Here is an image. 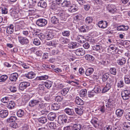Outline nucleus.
I'll use <instances>...</instances> for the list:
<instances>
[{"label":"nucleus","mask_w":130,"mask_h":130,"mask_svg":"<svg viewBox=\"0 0 130 130\" xmlns=\"http://www.w3.org/2000/svg\"><path fill=\"white\" fill-rule=\"evenodd\" d=\"M56 44V42L55 41H50L46 43V45L48 46H55Z\"/></svg>","instance_id":"5fc2aeb1"},{"label":"nucleus","mask_w":130,"mask_h":130,"mask_svg":"<svg viewBox=\"0 0 130 130\" xmlns=\"http://www.w3.org/2000/svg\"><path fill=\"white\" fill-rule=\"evenodd\" d=\"M124 83L122 80H119L117 83V86L118 88H121L124 86Z\"/></svg>","instance_id":"a19ab883"},{"label":"nucleus","mask_w":130,"mask_h":130,"mask_svg":"<svg viewBox=\"0 0 130 130\" xmlns=\"http://www.w3.org/2000/svg\"><path fill=\"white\" fill-rule=\"evenodd\" d=\"M15 106L14 102L12 101H11L7 104V107L9 109H12L14 108Z\"/></svg>","instance_id":"cd10ccee"},{"label":"nucleus","mask_w":130,"mask_h":130,"mask_svg":"<svg viewBox=\"0 0 130 130\" xmlns=\"http://www.w3.org/2000/svg\"><path fill=\"white\" fill-rule=\"evenodd\" d=\"M24 114V111L22 109H20L17 112V116L20 117H21L23 116Z\"/></svg>","instance_id":"3c124183"},{"label":"nucleus","mask_w":130,"mask_h":130,"mask_svg":"<svg viewBox=\"0 0 130 130\" xmlns=\"http://www.w3.org/2000/svg\"><path fill=\"white\" fill-rule=\"evenodd\" d=\"M17 117L14 116H11L7 120V121L8 122L11 123L15 122L17 120Z\"/></svg>","instance_id":"de8ad7c7"},{"label":"nucleus","mask_w":130,"mask_h":130,"mask_svg":"<svg viewBox=\"0 0 130 130\" xmlns=\"http://www.w3.org/2000/svg\"><path fill=\"white\" fill-rule=\"evenodd\" d=\"M53 84V82L50 81H47L44 82V85L47 89H49L51 88Z\"/></svg>","instance_id":"c9c22d12"},{"label":"nucleus","mask_w":130,"mask_h":130,"mask_svg":"<svg viewBox=\"0 0 130 130\" xmlns=\"http://www.w3.org/2000/svg\"><path fill=\"white\" fill-rule=\"evenodd\" d=\"M64 111L67 114L70 116H74L75 114L73 109L67 108L64 109Z\"/></svg>","instance_id":"f3484780"},{"label":"nucleus","mask_w":130,"mask_h":130,"mask_svg":"<svg viewBox=\"0 0 130 130\" xmlns=\"http://www.w3.org/2000/svg\"><path fill=\"white\" fill-rule=\"evenodd\" d=\"M74 38H73V40H76L81 43H85L86 41V39L84 36L82 35H78L74 37Z\"/></svg>","instance_id":"0eeeda50"},{"label":"nucleus","mask_w":130,"mask_h":130,"mask_svg":"<svg viewBox=\"0 0 130 130\" xmlns=\"http://www.w3.org/2000/svg\"><path fill=\"white\" fill-rule=\"evenodd\" d=\"M94 71V69L92 68H90L87 69L85 72V74L87 76H88L91 74Z\"/></svg>","instance_id":"f704fd0d"},{"label":"nucleus","mask_w":130,"mask_h":130,"mask_svg":"<svg viewBox=\"0 0 130 130\" xmlns=\"http://www.w3.org/2000/svg\"><path fill=\"white\" fill-rule=\"evenodd\" d=\"M124 79L126 84H129L130 83V75L126 74L124 76Z\"/></svg>","instance_id":"e433bc0d"},{"label":"nucleus","mask_w":130,"mask_h":130,"mask_svg":"<svg viewBox=\"0 0 130 130\" xmlns=\"http://www.w3.org/2000/svg\"><path fill=\"white\" fill-rule=\"evenodd\" d=\"M110 83L107 82L106 85L105 86V87L109 90L111 88L113 84V83L112 81L109 82Z\"/></svg>","instance_id":"052dcab7"},{"label":"nucleus","mask_w":130,"mask_h":130,"mask_svg":"<svg viewBox=\"0 0 130 130\" xmlns=\"http://www.w3.org/2000/svg\"><path fill=\"white\" fill-rule=\"evenodd\" d=\"M69 88L63 89L61 91V94L63 96H65L69 92Z\"/></svg>","instance_id":"09e8293b"},{"label":"nucleus","mask_w":130,"mask_h":130,"mask_svg":"<svg viewBox=\"0 0 130 130\" xmlns=\"http://www.w3.org/2000/svg\"><path fill=\"white\" fill-rule=\"evenodd\" d=\"M21 14V16L25 17L26 16V12L24 11H21L18 12L17 10L13 9H11L10 11V14L13 17L15 18H19V14Z\"/></svg>","instance_id":"f03ea898"},{"label":"nucleus","mask_w":130,"mask_h":130,"mask_svg":"<svg viewBox=\"0 0 130 130\" xmlns=\"http://www.w3.org/2000/svg\"><path fill=\"white\" fill-rule=\"evenodd\" d=\"M101 90L100 87L97 85L95 86L92 91H94L95 93H98L100 92Z\"/></svg>","instance_id":"864d4df0"},{"label":"nucleus","mask_w":130,"mask_h":130,"mask_svg":"<svg viewBox=\"0 0 130 130\" xmlns=\"http://www.w3.org/2000/svg\"><path fill=\"white\" fill-rule=\"evenodd\" d=\"M98 110L102 113L105 112V108L104 105L99 106L98 107Z\"/></svg>","instance_id":"bf43d9fd"},{"label":"nucleus","mask_w":130,"mask_h":130,"mask_svg":"<svg viewBox=\"0 0 130 130\" xmlns=\"http://www.w3.org/2000/svg\"><path fill=\"white\" fill-rule=\"evenodd\" d=\"M38 79L39 80H45L48 78V76L47 75H44L38 77Z\"/></svg>","instance_id":"680f3d73"},{"label":"nucleus","mask_w":130,"mask_h":130,"mask_svg":"<svg viewBox=\"0 0 130 130\" xmlns=\"http://www.w3.org/2000/svg\"><path fill=\"white\" fill-rule=\"evenodd\" d=\"M115 101L114 100L110 99L106 103V109L108 111H110L115 107Z\"/></svg>","instance_id":"20e7f679"},{"label":"nucleus","mask_w":130,"mask_h":130,"mask_svg":"<svg viewBox=\"0 0 130 130\" xmlns=\"http://www.w3.org/2000/svg\"><path fill=\"white\" fill-rule=\"evenodd\" d=\"M14 31V26L13 25L11 24L8 26L6 30V32L8 34H11L13 33Z\"/></svg>","instance_id":"5701e85b"},{"label":"nucleus","mask_w":130,"mask_h":130,"mask_svg":"<svg viewBox=\"0 0 130 130\" xmlns=\"http://www.w3.org/2000/svg\"><path fill=\"white\" fill-rule=\"evenodd\" d=\"M75 53L77 55L79 56H82L85 54V51L82 48H80L75 50Z\"/></svg>","instance_id":"4468645a"},{"label":"nucleus","mask_w":130,"mask_h":130,"mask_svg":"<svg viewBox=\"0 0 130 130\" xmlns=\"http://www.w3.org/2000/svg\"><path fill=\"white\" fill-rule=\"evenodd\" d=\"M22 34L25 36H27L29 34V29L27 28H23L21 27Z\"/></svg>","instance_id":"c756f323"},{"label":"nucleus","mask_w":130,"mask_h":130,"mask_svg":"<svg viewBox=\"0 0 130 130\" xmlns=\"http://www.w3.org/2000/svg\"><path fill=\"white\" fill-rule=\"evenodd\" d=\"M58 7L56 3L55 2H52L50 3L49 4V9L51 11H54L57 10Z\"/></svg>","instance_id":"f8f14e48"},{"label":"nucleus","mask_w":130,"mask_h":130,"mask_svg":"<svg viewBox=\"0 0 130 130\" xmlns=\"http://www.w3.org/2000/svg\"><path fill=\"white\" fill-rule=\"evenodd\" d=\"M10 126L12 128H16L18 127V124L15 122H12L10 123Z\"/></svg>","instance_id":"0e129e2a"},{"label":"nucleus","mask_w":130,"mask_h":130,"mask_svg":"<svg viewBox=\"0 0 130 130\" xmlns=\"http://www.w3.org/2000/svg\"><path fill=\"white\" fill-rule=\"evenodd\" d=\"M59 42L62 44H65L67 43L68 42V39H64L62 37H60L59 38Z\"/></svg>","instance_id":"58836bf2"},{"label":"nucleus","mask_w":130,"mask_h":130,"mask_svg":"<svg viewBox=\"0 0 130 130\" xmlns=\"http://www.w3.org/2000/svg\"><path fill=\"white\" fill-rule=\"evenodd\" d=\"M75 102L76 104L80 105H82L84 104V102L78 97H76Z\"/></svg>","instance_id":"72a5a7b5"},{"label":"nucleus","mask_w":130,"mask_h":130,"mask_svg":"<svg viewBox=\"0 0 130 130\" xmlns=\"http://www.w3.org/2000/svg\"><path fill=\"white\" fill-rule=\"evenodd\" d=\"M98 64L100 66H105L108 64V61L105 60H101L99 61Z\"/></svg>","instance_id":"a18cd8bd"},{"label":"nucleus","mask_w":130,"mask_h":130,"mask_svg":"<svg viewBox=\"0 0 130 130\" xmlns=\"http://www.w3.org/2000/svg\"><path fill=\"white\" fill-rule=\"evenodd\" d=\"M56 117V114L55 113L53 112L50 113L47 115L48 119L51 121L54 120Z\"/></svg>","instance_id":"412c9836"},{"label":"nucleus","mask_w":130,"mask_h":130,"mask_svg":"<svg viewBox=\"0 0 130 130\" xmlns=\"http://www.w3.org/2000/svg\"><path fill=\"white\" fill-rule=\"evenodd\" d=\"M98 25V26L102 28H105L107 26V23L106 21H101L99 22Z\"/></svg>","instance_id":"2eb2a0df"},{"label":"nucleus","mask_w":130,"mask_h":130,"mask_svg":"<svg viewBox=\"0 0 130 130\" xmlns=\"http://www.w3.org/2000/svg\"><path fill=\"white\" fill-rule=\"evenodd\" d=\"M28 13L29 14L31 15H34L36 12V10L33 8H31L28 10Z\"/></svg>","instance_id":"774afa93"},{"label":"nucleus","mask_w":130,"mask_h":130,"mask_svg":"<svg viewBox=\"0 0 130 130\" xmlns=\"http://www.w3.org/2000/svg\"><path fill=\"white\" fill-rule=\"evenodd\" d=\"M25 76L28 79H32L35 77V74L34 72L31 71L25 74Z\"/></svg>","instance_id":"b1692460"},{"label":"nucleus","mask_w":130,"mask_h":130,"mask_svg":"<svg viewBox=\"0 0 130 130\" xmlns=\"http://www.w3.org/2000/svg\"><path fill=\"white\" fill-rule=\"evenodd\" d=\"M67 117L65 114L61 115L58 117V122L60 124H63L67 122Z\"/></svg>","instance_id":"423d86ee"},{"label":"nucleus","mask_w":130,"mask_h":130,"mask_svg":"<svg viewBox=\"0 0 130 130\" xmlns=\"http://www.w3.org/2000/svg\"><path fill=\"white\" fill-rule=\"evenodd\" d=\"M38 6L43 8H45L47 6L46 2L43 0H40L38 3Z\"/></svg>","instance_id":"393cba45"},{"label":"nucleus","mask_w":130,"mask_h":130,"mask_svg":"<svg viewBox=\"0 0 130 130\" xmlns=\"http://www.w3.org/2000/svg\"><path fill=\"white\" fill-rule=\"evenodd\" d=\"M44 84H39V87L38 88V90L41 93H43L44 91V89H45L44 87Z\"/></svg>","instance_id":"603ef678"},{"label":"nucleus","mask_w":130,"mask_h":130,"mask_svg":"<svg viewBox=\"0 0 130 130\" xmlns=\"http://www.w3.org/2000/svg\"><path fill=\"white\" fill-rule=\"evenodd\" d=\"M8 78V76L6 75H2L0 77V82H4Z\"/></svg>","instance_id":"4d7b16f0"},{"label":"nucleus","mask_w":130,"mask_h":130,"mask_svg":"<svg viewBox=\"0 0 130 130\" xmlns=\"http://www.w3.org/2000/svg\"><path fill=\"white\" fill-rule=\"evenodd\" d=\"M45 34V37L47 40H50L53 38L55 35L54 32L52 31H47Z\"/></svg>","instance_id":"ddd939ff"},{"label":"nucleus","mask_w":130,"mask_h":130,"mask_svg":"<svg viewBox=\"0 0 130 130\" xmlns=\"http://www.w3.org/2000/svg\"><path fill=\"white\" fill-rule=\"evenodd\" d=\"M48 125L50 128L53 130H55V129L56 128L57 126L58 125L56 123L53 122H51L49 123Z\"/></svg>","instance_id":"473e14b6"},{"label":"nucleus","mask_w":130,"mask_h":130,"mask_svg":"<svg viewBox=\"0 0 130 130\" xmlns=\"http://www.w3.org/2000/svg\"><path fill=\"white\" fill-rule=\"evenodd\" d=\"M121 95L122 98L124 100L130 99V90H123L121 91Z\"/></svg>","instance_id":"39448f33"},{"label":"nucleus","mask_w":130,"mask_h":130,"mask_svg":"<svg viewBox=\"0 0 130 130\" xmlns=\"http://www.w3.org/2000/svg\"><path fill=\"white\" fill-rule=\"evenodd\" d=\"M36 23L38 26L43 27L47 24V21L44 19H39L37 21Z\"/></svg>","instance_id":"6e6552de"},{"label":"nucleus","mask_w":130,"mask_h":130,"mask_svg":"<svg viewBox=\"0 0 130 130\" xmlns=\"http://www.w3.org/2000/svg\"><path fill=\"white\" fill-rule=\"evenodd\" d=\"M18 38L19 42L22 45L27 44L29 43L28 39L25 37L19 36Z\"/></svg>","instance_id":"1a4fd4ad"},{"label":"nucleus","mask_w":130,"mask_h":130,"mask_svg":"<svg viewBox=\"0 0 130 130\" xmlns=\"http://www.w3.org/2000/svg\"><path fill=\"white\" fill-rule=\"evenodd\" d=\"M79 44L76 42H71L68 44V47L70 48H76L78 47Z\"/></svg>","instance_id":"dca6fc26"},{"label":"nucleus","mask_w":130,"mask_h":130,"mask_svg":"<svg viewBox=\"0 0 130 130\" xmlns=\"http://www.w3.org/2000/svg\"><path fill=\"white\" fill-rule=\"evenodd\" d=\"M124 111L121 109H118L116 110V113L117 117L118 118H120L122 115Z\"/></svg>","instance_id":"c85d7f7f"},{"label":"nucleus","mask_w":130,"mask_h":130,"mask_svg":"<svg viewBox=\"0 0 130 130\" xmlns=\"http://www.w3.org/2000/svg\"><path fill=\"white\" fill-rule=\"evenodd\" d=\"M47 119L45 117H42L39 119V121L43 124L45 123L47 121Z\"/></svg>","instance_id":"c03bdc74"},{"label":"nucleus","mask_w":130,"mask_h":130,"mask_svg":"<svg viewBox=\"0 0 130 130\" xmlns=\"http://www.w3.org/2000/svg\"><path fill=\"white\" fill-rule=\"evenodd\" d=\"M56 15L58 19L60 21V22L63 23V22L66 21V14L63 11H61L58 13L56 14Z\"/></svg>","instance_id":"7ed1b4c3"},{"label":"nucleus","mask_w":130,"mask_h":130,"mask_svg":"<svg viewBox=\"0 0 130 130\" xmlns=\"http://www.w3.org/2000/svg\"><path fill=\"white\" fill-rule=\"evenodd\" d=\"M8 112L6 110H2L0 111V117L2 118H6L8 115Z\"/></svg>","instance_id":"4be33fe9"},{"label":"nucleus","mask_w":130,"mask_h":130,"mask_svg":"<svg viewBox=\"0 0 130 130\" xmlns=\"http://www.w3.org/2000/svg\"><path fill=\"white\" fill-rule=\"evenodd\" d=\"M89 29L88 26L86 25H83L80 27V31L81 32H85L87 31Z\"/></svg>","instance_id":"ea45409f"},{"label":"nucleus","mask_w":130,"mask_h":130,"mask_svg":"<svg viewBox=\"0 0 130 130\" xmlns=\"http://www.w3.org/2000/svg\"><path fill=\"white\" fill-rule=\"evenodd\" d=\"M59 20L57 17L56 18V16H54L51 18V21L53 24H56L58 23Z\"/></svg>","instance_id":"49530a36"},{"label":"nucleus","mask_w":130,"mask_h":130,"mask_svg":"<svg viewBox=\"0 0 130 130\" xmlns=\"http://www.w3.org/2000/svg\"><path fill=\"white\" fill-rule=\"evenodd\" d=\"M60 107V104L57 103H54L52 105V108L54 110H56L59 109Z\"/></svg>","instance_id":"7c9ffc66"},{"label":"nucleus","mask_w":130,"mask_h":130,"mask_svg":"<svg viewBox=\"0 0 130 130\" xmlns=\"http://www.w3.org/2000/svg\"><path fill=\"white\" fill-rule=\"evenodd\" d=\"M29 106L31 107H34L38 106V108L41 109L44 108V105L42 98H37L30 100L29 103Z\"/></svg>","instance_id":"f257e3e1"},{"label":"nucleus","mask_w":130,"mask_h":130,"mask_svg":"<svg viewBox=\"0 0 130 130\" xmlns=\"http://www.w3.org/2000/svg\"><path fill=\"white\" fill-rule=\"evenodd\" d=\"M83 108V107H82L78 108H74V110L77 114L81 116L83 114V112L84 110Z\"/></svg>","instance_id":"6ab92c4d"},{"label":"nucleus","mask_w":130,"mask_h":130,"mask_svg":"<svg viewBox=\"0 0 130 130\" xmlns=\"http://www.w3.org/2000/svg\"><path fill=\"white\" fill-rule=\"evenodd\" d=\"M76 6L74 5H71L70 6V8L69 10L71 12H74L77 10V7L76 8Z\"/></svg>","instance_id":"79ce46f5"},{"label":"nucleus","mask_w":130,"mask_h":130,"mask_svg":"<svg viewBox=\"0 0 130 130\" xmlns=\"http://www.w3.org/2000/svg\"><path fill=\"white\" fill-rule=\"evenodd\" d=\"M87 91L86 89H83L81 90L80 91L79 95L81 97L85 96L87 94Z\"/></svg>","instance_id":"37998d69"},{"label":"nucleus","mask_w":130,"mask_h":130,"mask_svg":"<svg viewBox=\"0 0 130 130\" xmlns=\"http://www.w3.org/2000/svg\"><path fill=\"white\" fill-rule=\"evenodd\" d=\"M73 130H81V125L80 124H74L72 126Z\"/></svg>","instance_id":"2f4dec72"},{"label":"nucleus","mask_w":130,"mask_h":130,"mask_svg":"<svg viewBox=\"0 0 130 130\" xmlns=\"http://www.w3.org/2000/svg\"><path fill=\"white\" fill-rule=\"evenodd\" d=\"M107 10L109 12L114 13L117 10L116 6L113 5H109L106 7Z\"/></svg>","instance_id":"9d476101"},{"label":"nucleus","mask_w":130,"mask_h":130,"mask_svg":"<svg viewBox=\"0 0 130 130\" xmlns=\"http://www.w3.org/2000/svg\"><path fill=\"white\" fill-rule=\"evenodd\" d=\"M30 84L29 83L26 82H23L21 83L19 85V89L20 90L23 91L26 88L30 86Z\"/></svg>","instance_id":"9b49d317"},{"label":"nucleus","mask_w":130,"mask_h":130,"mask_svg":"<svg viewBox=\"0 0 130 130\" xmlns=\"http://www.w3.org/2000/svg\"><path fill=\"white\" fill-rule=\"evenodd\" d=\"M33 43L37 45H38L41 44V42L37 38L34 39L33 42Z\"/></svg>","instance_id":"338daca9"},{"label":"nucleus","mask_w":130,"mask_h":130,"mask_svg":"<svg viewBox=\"0 0 130 130\" xmlns=\"http://www.w3.org/2000/svg\"><path fill=\"white\" fill-rule=\"evenodd\" d=\"M71 5V3L70 1H64L61 3V5L64 7H69Z\"/></svg>","instance_id":"a878e982"},{"label":"nucleus","mask_w":130,"mask_h":130,"mask_svg":"<svg viewBox=\"0 0 130 130\" xmlns=\"http://www.w3.org/2000/svg\"><path fill=\"white\" fill-rule=\"evenodd\" d=\"M110 73L114 75H116L117 73L116 69L115 68H111L110 69Z\"/></svg>","instance_id":"e2e57ef3"},{"label":"nucleus","mask_w":130,"mask_h":130,"mask_svg":"<svg viewBox=\"0 0 130 130\" xmlns=\"http://www.w3.org/2000/svg\"><path fill=\"white\" fill-rule=\"evenodd\" d=\"M109 75L107 73L103 74L102 77V79L103 82H106L109 77Z\"/></svg>","instance_id":"8fccbe9b"},{"label":"nucleus","mask_w":130,"mask_h":130,"mask_svg":"<svg viewBox=\"0 0 130 130\" xmlns=\"http://www.w3.org/2000/svg\"><path fill=\"white\" fill-rule=\"evenodd\" d=\"M18 74L16 73L11 74L9 77V79L11 81H15L17 79Z\"/></svg>","instance_id":"a211bd4d"},{"label":"nucleus","mask_w":130,"mask_h":130,"mask_svg":"<svg viewBox=\"0 0 130 130\" xmlns=\"http://www.w3.org/2000/svg\"><path fill=\"white\" fill-rule=\"evenodd\" d=\"M129 28L127 25H121L117 27V29L118 31H123L127 30Z\"/></svg>","instance_id":"aec40b11"},{"label":"nucleus","mask_w":130,"mask_h":130,"mask_svg":"<svg viewBox=\"0 0 130 130\" xmlns=\"http://www.w3.org/2000/svg\"><path fill=\"white\" fill-rule=\"evenodd\" d=\"M97 119H92L91 121V123L94 125L95 127H97L99 126V124L98 123V121L96 120Z\"/></svg>","instance_id":"6e6d98bb"},{"label":"nucleus","mask_w":130,"mask_h":130,"mask_svg":"<svg viewBox=\"0 0 130 130\" xmlns=\"http://www.w3.org/2000/svg\"><path fill=\"white\" fill-rule=\"evenodd\" d=\"M86 60L90 61H93L94 60V58L92 55H86L85 56Z\"/></svg>","instance_id":"4c0bfd02"},{"label":"nucleus","mask_w":130,"mask_h":130,"mask_svg":"<svg viewBox=\"0 0 130 130\" xmlns=\"http://www.w3.org/2000/svg\"><path fill=\"white\" fill-rule=\"evenodd\" d=\"M93 49L97 51L101 50L102 48L101 45L100 44L96 45L93 46Z\"/></svg>","instance_id":"13d9d810"},{"label":"nucleus","mask_w":130,"mask_h":130,"mask_svg":"<svg viewBox=\"0 0 130 130\" xmlns=\"http://www.w3.org/2000/svg\"><path fill=\"white\" fill-rule=\"evenodd\" d=\"M126 62V59L124 57H122L117 60V63L119 65H123Z\"/></svg>","instance_id":"bb28decb"},{"label":"nucleus","mask_w":130,"mask_h":130,"mask_svg":"<svg viewBox=\"0 0 130 130\" xmlns=\"http://www.w3.org/2000/svg\"><path fill=\"white\" fill-rule=\"evenodd\" d=\"M92 21V18L91 17H87L85 20L86 22L88 24H90L91 23Z\"/></svg>","instance_id":"69168bd1"}]
</instances>
